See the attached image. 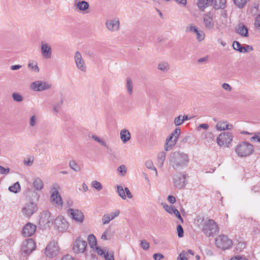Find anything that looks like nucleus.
Listing matches in <instances>:
<instances>
[{
	"label": "nucleus",
	"instance_id": "0e129e2a",
	"mask_svg": "<svg viewBox=\"0 0 260 260\" xmlns=\"http://www.w3.org/2000/svg\"><path fill=\"white\" fill-rule=\"evenodd\" d=\"M106 260H114V256L112 254H109L108 252L104 256Z\"/></svg>",
	"mask_w": 260,
	"mask_h": 260
},
{
	"label": "nucleus",
	"instance_id": "aec40b11",
	"mask_svg": "<svg viewBox=\"0 0 260 260\" xmlns=\"http://www.w3.org/2000/svg\"><path fill=\"white\" fill-rule=\"evenodd\" d=\"M86 247V241L78 238L75 242L73 249L76 252L83 253L85 251Z\"/></svg>",
	"mask_w": 260,
	"mask_h": 260
},
{
	"label": "nucleus",
	"instance_id": "774afa93",
	"mask_svg": "<svg viewBox=\"0 0 260 260\" xmlns=\"http://www.w3.org/2000/svg\"><path fill=\"white\" fill-rule=\"evenodd\" d=\"M254 24L255 26H260V15L256 17Z\"/></svg>",
	"mask_w": 260,
	"mask_h": 260
},
{
	"label": "nucleus",
	"instance_id": "4d7b16f0",
	"mask_svg": "<svg viewBox=\"0 0 260 260\" xmlns=\"http://www.w3.org/2000/svg\"><path fill=\"white\" fill-rule=\"evenodd\" d=\"M251 142H259L260 143V134H255L250 139Z\"/></svg>",
	"mask_w": 260,
	"mask_h": 260
},
{
	"label": "nucleus",
	"instance_id": "412c9836",
	"mask_svg": "<svg viewBox=\"0 0 260 260\" xmlns=\"http://www.w3.org/2000/svg\"><path fill=\"white\" fill-rule=\"evenodd\" d=\"M120 214V211L118 209L115 210L113 212L105 214L102 217V223L103 224H108Z\"/></svg>",
	"mask_w": 260,
	"mask_h": 260
},
{
	"label": "nucleus",
	"instance_id": "4be33fe9",
	"mask_svg": "<svg viewBox=\"0 0 260 260\" xmlns=\"http://www.w3.org/2000/svg\"><path fill=\"white\" fill-rule=\"evenodd\" d=\"M178 140V136L171 134L166 139V145L165 147V150L169 151L171 150L176 143Z\"/></svg>",
	"mask_w": 260,
	"mask_h": 260
},
{
	"label": "nucleus",
	"instance_id": "7ed1b4c3",
	"mask_svg": "<svg viewBox=\"0 0 260 260\" xmlns=\"http://www.w3.org/2000/svg\"><path fill=\"white\" fill-rule=\"evenodd\" d=\"M235 150L239 157H244L252 154L254 147L251 144L247 142H242L236 146Z\"/></svg>",
	"mask_w": 260,
	"mask_h": 260
},
{
	"label": "nucleus",
	"instance_id": "49530a36",
	"mask_svg": "<svg viewBox=\"0 0 260 260\" xmlns=\"http://www.w3.org/2000/svg\"><path fill=\"white\" fill-rule=\"evenodd\" d=\"M196 34L197 35V39L199 42L203 41L205 39V34L203 31L198 30V32Z\"/></svg>",
	"mask_w": 260,
	"mask_h": 260
},
{
	"label": "nucleus",
	"instance_id": "09e8293b",
	"mask_svg": "<svg viewBox=\"0 0 260 260\" xmlns=\"http://www.w3.org/2000/svg\"><path fill=\"white\" fill-rule=\"evenodd\" d=\"M140 246L143 249L146 250L149 249L150 244L146 240H142L141 241Z\"/></svg>",
	"mask_w": 260,
	"mask_h": 260
},
{
	"label": "nucleus",
	"instance_id": "864d4df0",
	"mask_svg": "<svg viewBox=\"0 0 260 260\" xmlns=\"http://www.w3.org/2000/svg\"><path fill=\"white\" fill-rule=\"evenodd\" d=\"M178 236L179 238H182L184 236L183 229L180 224L178 225L177 227Z\"/></svg>",
	"mask_w": 260,
	"mask_h": 260
},
{
	"label": "nucleus",
	"instance_id": "13d9d810",
	"mask_svg": "<svg viewBox=\"0 0 260 260\" xmlns=\"http://www.w3.org/2000/svg\"><path fill=\"white\" fill-rule=\"evenodd\" d=\"M205 138L208 143L210 142L213 139V135L211 133H207L205 135Z\"/></svg>",
	"mask_w": 260,
	"mask_h": 260
},
{
	"label": "nucleus",
	"instance_id": "de8ad7c7",
	"mask_svg": "<svg viewBox=\"0 0 260 260\" xmlns=\"http://www.w3.org/2000/svg\"><path fill=\"white\" fill-rule=\"evenodd\" d=\"M117 171L121 176H123L125 175L127 170L126 167L122 165L118 168Z\"/></svg>",
	"mask_w": 260,
	"mask_h": 260
},
{
	"label": "nucleus",
	"instance_id": "c756f323",
	"mask_svg": "<svg viewBox=\"0 0 260 260\" xmlns=\"http://www.w3.org/2000/svg\"><path fill=\"white\" fill-rule=\"evenodd\" d=\"M233 47L235 50L238 51L239 52L245 53L244 47L242 46L239 42L234 41L233 43Z\"/></svg>",
	"mask_w": 260,
	"mask_h": 260
},
{
	"label": "nucleus",
	"instance_id": "69168bd1",
	"mask_svg": "<svg viewBox=\"0 0 260 260\" xmlns=\"http://www.w3.org/2000/svg\"><path fill=\"white\" fill-rule=\"evenodd\" d=\"M222 88H223L224 90H225L226 91H231L232 90L231 87L228 83H223L222 84Z\"/></svg>",
	"mask_w": 260,
	"mask_h": 260
},
{
	"label": "nucleus",
	"instance_id": "7c9ffc66",
	"mask_svg": "<svg viewBox=\"0 0 260 260\" xmlns=\"http://www.w3.org/2000/svg\"><path fill=\"white\" fill-rule=\"evenodd\" d=\"M88 241L91 248H93L96 246V239L93 234L88 236Z\"/></svg>",
	"mask_w": 260,
	"mask_h": 260
},
{
	"label": "nucleus",
	"instance_id": "0eeeda50",
	"mask_svg": "<svg viewBox=\"0 0 260 260\" xmlns=\"http://www.w3.org/2000/svg\"><path fill=\"white\" fill-rule=\"evenodd\" d=\"M173 182L176 187L179 189L183 188L187 184L186 175L185 173H176L173 178Z\"/></svg>",
	"mask_w": 260,
	"mask_h": 260
},
{
	"label": "nucleus",
	"instance_id": "58836bf2",
	"mask_svg": "<svg viewBox=\"0 0 260 260\" xmlns=\"http://www.w3.org/2000/svg\"><path fill=\"white\" fill-rule=\"evenodd\" d=\"M69 166L71 168L74 170L76 172L80 171V167L77 165L74 160H72L69 163Z\"/></svg>",
	"mask_w": 260,
	"mask_h": 260
},
{
	"label": "nucleus",
	"instance_id": "c03bdc74",
	"mask_svg": "<svg viewBox=\"0 0 260 260\" xmlns=\"http://www.w3.org/2000/svg\"><path fill=\"white\" fill-rule=\"evenodd\" d=\"M126 88L128 93L131 94L133 92V83L130 79H127Z\"/></svg>",
	"mask_w": 260,
	"mask_h": 260
},
{
	"label": "nucleus",
	"instance_id": "f8f14e48",
	"mask_svg": "<svg viewBox=\"0 0 260 260\" xmlns=\"http://www.w3.org/2000/svg\"><path fill=\"white\" fill-rule=\"evenodd\" d=\"M67 212L71 218L77 222L82 223L84 219L83 213L78 209L69 208Z\"/></svg>",
	"mask_w": 260,
	"mask_h": 260
},
{
	"label": "nucleus",
	"instance_id": "37998d69",
	"mask_svg": "<svg viewBox=\"0 0 260 260\" xmlns=\"http://www.w3.org/2000/svg\"><path fill=\"white\" fill-rule=\"evenodd\" d=\"M162 205H163L164 208L167 212L171 214H173L175 207L172 206H169L166 203L162 204Z\"/></svg>",
	"mask_w": 260,
	"mask_h": 260
},
{
	"label": "nucleus",
	"instance_id": "e433bc0d",
	"mask_svg": "<svg viewBox=\"0 0 260 260\" xmlns=\"http://www.w3.org/2000/svg\"><path fill=\"white\" fill-rule=\"evenodd\" d=\"M117 192L119 194V196L123 200L126 199V196L125 194L124 190L123 189V188L121 186L118 185L117 186Z\"/></svg>",
	"mask_w": 260,
	"mask_h": 260
},
{
	"label": "nucleus",
	"instance_id": "473e14b6",
	"mask_svg": "<svg viewBox=\"0 0 260 260\" xmlns=\"http://www.w3.org/2000/svg\"><path fill=\"white\" fill-rule=\"evenodd\" d=\"M166 158V153L161 152L158 153L157 156V162L158 165L161 167L164 165V161Z\"/></svg>",
	"mask_w": 260,
	"mask_h": 260
},
{
	"label": "nucleus",
	"instance_id": "f03ea898",
	"mask_svg": "<svg viewBox=\"0 0 260 260\" xmlns=\"http://www.w3.org/2000/svg\"><path fill=\"white\" fill-rule=\"evenodd\" d=\"M202 232L208 237H214L219 232V228L213 219H207L201 224Z\"/></svg>",
	"mask_w": 260,
	"mask_h": 260
},
{
	"label": "nucleus",
	"instance_id": "79ce46f5",
	"mask_svg": "<svg viewBox=\"0 0 260 260\" xmlns=\"http://www.w3.org/2000/svg\"><path fill=\"white\" fill-rule=\"evenodd\" d=\"M198 29L197 27L193 25V24H190L188 26H187L186 28V32H193L194 33H196L198 32Z\"/></svg>",
	"mask_w": 260,
	"mask_h": 260
},
{
	"label": "nucleus",
	"instance_id": "2f4dec72",
	"mask_svg": "<svg viewBox=\"0 0 260 260\" xmlns=\"http://www.w3.org/2000/svg\"><path fill=\"white\" fill-rule=\"evenodd\" d=\"M20 185L18 182H16L13 185L10 186L9 187V190L11 192H13L14 193H17L20 191Z\"/></svg>",
	"mask_w": 260,
	"mask_h": 260
},
{
	"label": "nucleus",
	"instance_id": "8fccbe9b",
	"mask_svg": "<svg viewBox=\"0 0 260 260\" xmlns=\"http://www.w3.org/2000/svg\"><path fill=\"white\" fill-rule=\"evenodd\" d=\"M12 97L14 101L16 102H20L23 100L22 95L17 92L13 93L12 94Z\"/></svg>",
	"mask_w": 260,
	"mask_h": 260
},
{
	"label": "nucleus",
	"instance_id": "20e7f679",
	"mask_svg": "<svg viewBox=\"0 0 260 260\" xmlns=\"http://www.w3.org/2000/svg\"><path fill=\"white\" fill-rule=\"evenodd\" d=\"M215 244L217 248L225 250L231 248L233 242L227 236L221 234L215 239Z\"/></svg>",
	"mask_w": 260,
	"mask_h": 260
},
{
	"label": "nucleus",
	"instance_id": "bb28decb",
	"mask_svg": "<svg viewBox=\"0 0 260 260\" xmlns=\"http://www.w3.org/2000/svg\"><path fill=\"white\" fill-rule=\"evenodd\" d=\"M34 187L37 190H41L44 187L42 180L39 177H36L33 181Z\"/></svg>",
	"mask_w": 260,
	"mask_h": 260
},
{
	"label": "nucleus",
	"instance_id": "6e6552de",
	"mask_svg": "<svg viewBox=\"0 0 260 260\" xmlns=\"http://www.w3.org/2000/svg\"><path fill=\"white\" fill-rule=\"evenodd\" d=\"M36 248V243L34 240L28 238L24 240L22 245L21 251L24 256L30 254Z\"/></svg>",
	"mask_w": 260,
	"mask_h": 260
},
{
	"label": "nucleus",
	"instance_id": "f704fd0d",
	"mask_svg": "<svg viewBox=\"0 0 260 260\" xmlns=\"http://www.w3.org/2000/svg\"><path fill=\"white\" fill-rule=\"evenodd\" d=\"M158 69L161 71L166 72L169 70L170 67L167 62H162L158 64Z\"/></svg>",
	"mask_w": 260,
	"mask_h": 260
},
{
	"label": "nucleus",
	"instance_id": "f3484780",
	"mask_svg": "<svg viewBox=\"0 0 260 260\" xmlns=\"http://www.w3.org/2000/svg\"><path fill=\"white\" fill-rule=\"evenodd\" d=\"M55 224L57 229L60 232H64L69 228V223L62 216H59L56 218Z\"/></svg>",
	"mask_w": 260,
	"mask_h": 260
},
{
	"label": "nucleus",
	"instance_id": "dca6fc26",
	"mask_svg": "<svg viewBox=\"0 0 260 260\" xmlns=\"http://www.w3.org/2000/svg\"><path fill=\"white\" fill-rule=\"evenodd\" d=\"M51 87V85L45 81H37L31 84L30 88L34 91H43Z\"/></svg>",
	"mask_w": 260,
	"mask_h": 260
},
{
	"label": "nucleus",
	"instance_id": "a18cd8bd",
	"mask_svg": "<svg viewBox=\"0 0 260 260\" xmlns=\"http://www.w3.org/2000/svg\"><path fill=\"white\" fill-rule=\"evenodd\" d=\"M92 138L95 141L98 142L99 143H100L102 146L105 147H108V146L106 144V143L105 142H104L103 141V139L100 138L99 137H98V136H95V135H92L91 136Z\"/></svg>",
	"mask_w": 260,
	"mask_h": 260
},
{
	"label": "nucleus",
	"instance_id": "6e6d98bb",
	"mask_svg": "<svg viewBox=\"0 0 260 260\" xmlns=\"http://www.w3.org/2000/svg\"><path fill=\"white\" fill-rule=\"evenodd\" d=\"M231 260H249L244 255H237L231 258Z\"/></svg>",
	"mask_w": 260,
	"mask_h": 260
},
{
	"label": "nucleus",
	"instance_id": "423d86ee",
	"mask_svg": "<svg viewBox=\"0 0 260 260\" xmlns=\"http://www.w3.org/2000/svg\"><path fill=\"white\" fill-rule=\"evenodd\" d=\"M216 11L212 9L211 11L204 14L203 16V23L205 27L208 29H211L214 26V19L216 17Z\"/></svg>",
	"mask_w": 260,
	"mask_h": 260
},
{
	"label": "nucleus",
	"instance_id": "9b49d317",
	"mask_svg": "<svg viewBox=\"0 0 260 260\" xmlns=\"http://www.w3.org/2000/svg\"><path fill=\"white\" fill-rule=\"evenodd\" d=\"M233 138L231 133H222L217 137V143L220 146H229L233 141Z\"/></svg>",
	"mask_w": 260,
	"mask_h": 260
},
{
	"label": "nucleus",
	"instance_id": "ea45409f",
	"mask_svg": "<svg viewBox=\"0 0 260 260\" xmlns=\"http://www.w3.org/2000/svg\"><path fill=\"white\" fill-rule=\"evenodd\" d=\"M145 166H146V167L148 169H151V170H154V171L155 172L156 175H157V172L156 169V168L153 166V162H152L151 160H147V161L145 162Z\"/></svg>",
	"mask_w": 260,
	"mask_h": 260
},
{
	"label": "nucleus",
	"instance_id": "c9c22d12",
	"mask_svg": "<svg viewBox=\"0 0 260 260\" xmlns=\"http://www.w3.org/2000/svg\"><path fill=\"white\" fill-rule=\"evenodd\" d=\"M63 104V101L61 100L59 102L55 104L53 106V111L54 112L55 114H56L58 113H59L61 111V106Z\"/></svg>",
	"mask_w": 260,
	"mask_h": 260
},
{
	"label": "nucleus",
	"instance_id": "9d476101",
	"mask_svg": "<svg viewBox=\"0 0 260 260\" xmlns=\"http://www.w3.org/2000/svg\"><path fill=\"white\" fill-rule=\"evenodd\" d=\"M38 210V206L34 202L29 201L25 204L22 208L23 215L26 217H30Z\"/></svg>",
	"mask_w": 260,
	"mask_h": 260
},
{
	"label": "nucleus",
	"instance_id": "5701e85b",
	"mask_svg": "<svg viewBox=\"0 0 260 260\" xmlns=\"http://www.w3.org/2000/svg\"><path fill=\"white\" fill-rule=\"evenodd\" d=\"M216 129L218 131H223L225 130H231L233 128V125L229 123L227 121H219L215 126Z\"/></svg>",
	"mask_w": 260,
	"mask_h": 260
},
{
	"label": "nucleus",
	"instance_id": "5fc2aeb1",
	"mask_svg": "<svg viewBox=\"0 0 260 260\" xmlns=\"http://www.w3.org/2000/svg\"><path fill=\"white\" fill-rule=\"evenodd\" d=\"M187 256V252L185 251H182L179 255L177 260H187L186 256Z\"/></svg>",
	"mask_w": 260,
	"mask_h": 260
},
{
	"label": "nucleus",
	"instance_id": "a211bd4d",
	"mask_svg": "<svg viewBox=\"0 0 260 260\" xmlns=\"http://www.w3.org/2000/svg\"><path fill=\"white\" fill-rule=\"evenodd\" d=\"M37 226L30 223H27L22 230V235L25 237H29L32 236L36 232Z\"/></svg>",
	"mask_w": 260,
	"mask_h": 260
},
{
	"label": "nucleus",
	"instance_id": "680f3d73",
	"mask_svg": "<svg viewBox=\"0 0 260 260\" xmlns=\"http://www.w3.org/2000/svg\"><path fill=\"white\" fill-rule=\"evenodd\" d=\"M95 247V248H96L95 251H96V253H97L99 255H101V256H104V255H105V254L106 253H105V252H104V251L102 249H101L100 247H96H96Z\"/></svg>",
	"mask_w": 260,
	"mask_h": 260
},
{
	"label": "nucleus",
	"instance_id": "b1692460",
	"mask_svg": "<svg viewBox=\"0 0 260 260\" xmlns=\"http://www.w3.org/2000/svg\"><path fill=\"white\" fill-rule=\"evenodd\" d=\"M120 139L123 143H126L131 138V133L126 129H122L120 132Z\"/></svg>",
	"mask_w": 260,
	"mask_h": 260
},
{
	"label": "nucleus",
	"instance_id": "3c124183",
	"mask_svg": "<svg viewBox=\"0 0 260 260\" xmlns=\"http://www.w3.org/2000/svg\"><path fill=\"white\" fill-rule=\"evenodd\" d=\"M183 122L181 115H179V116L175 117L174 121L176 126L180 125Z\"/></svg>",
	"mask_w": 260,
	"mask_h": 260
},
{
	"label": "nucleus",
	"instance_id": "4c0bfd02",
	"mask_svg": "<svg viewBox=\"0 0 260 260\" xmlns=\"http://www.w3.org/2000/svg\"><path fill=\"white\" fill-rule=\"evenodd\" d=\"M234 4L239 8H243L249 0H233Z\"/></svg>",
	"mask_w": 260,
	"mask_h": 260
},
{
	"label": "nucleus",
	"instance_id": "052dcab7",
	"mask_svg": "<svg viewBox=\"0 0 260 260\" xmlns=\"http://www.w3.org/2000/svg\"><path fill=\"white\" fill-rule=\"evenodd\" d=\"M173 214H174L177 217H178L181 221V222H183V219L179 212V211L176 208H175L174 209V211L173 212Z\"/></svg>",
	"mask_w": 260,
	"mask_h": 260
},
{
	"label": "nucleus",
	"instance_id": "4468645a",
	"mask_svg": "<svg viewBox=\"0 0 260 260\" xmlns=\"http://www.w3.org/2000/svg\"><path fill=\"white\" fill-rule=\"evenodd\" d=\"M107 29L112 32L119 30L120 28V21L119 18H115L108 20L105 22Z\"/></svg>",
	"mask_w": 260,
	"mask_h": 260
},
{
	"label": "nucleus",
	"instance_id": "e2e57ef3",
	"mask_svg": "<svg viewBox=\"0 0 260 260\" xmlns=\"http://www.w3.org/2000/svg\"><path fill=\"white\" fill-rule=\"evenodd\" d=\"M153 258L155 260H160L164 256L161 253H155L153 254Z\"/></svg>",
	"mask_w": 260,
	"mask_h": 260
},
{
	"label": "nucleus",
	"instance_id": "72a5a7b5",
	"mask_svg": "<svg viewBox=\"0 0 260 260\" xmlns=\"http://www.w3.org/2000/svg\"><path fill=\"white\" fill-rule=\"evenodd\" d=\"M39 117L36 115H33L30 116L29 120V124L31 127H35L37 125L38 122Z\"/></svg>",
	"mask_w": 260,
	"mask_h": 260
},
{
	"label": "nucleus",
	"instance_id": "a19ab883",
	"mask_svg": "<svg viewBox=\"0 0 260 260\" xmlns=\"http://www.w3.org/2000/svg\"><path fill=\"white\" fill-rule=\"evenodd\" d=\"M91 186L92 187L97 189L98 190H101L103 188L102 184L96 180L93 181L91 183Z\"/></svg>",
	"mask_w": 260,
	"mask_h": 260
},
{
	"label": "nucleus",
	"instance_id": "393cba45",
	"mask_svg": "<svg viewBox=\"0 0 260 260\" xmlns=\"http://www.w3.org/2000/svg\"><path fill=\"white\" fill-rule=\"evenodd\" d=\"M237 32L243 37H248V29L243 24H239L237 28Z\"/></svg>",
	"mask_w": 260,
	"mask_h": 260
},
{
	"label": "nucleus",
	"instance_id": "f257e3e1",
	"mask_svg": "<svg viewBox=\"0 0 260 260\" xmlns=\"http://www.w3.org/2000/svg\"><path fill=\"white\" fill-rule=\"evenodd\" d=\"M169 159L170 165L176 170L187 167L189 162L188 155L179 151L172 152Z\"/></svg>",
	"mask_w": 260,
	"mask_h": 260
},
{
	"label": "nucleus",
	"instance_id": "c85d7f7f",
	"mask_svg": "<svg viewBox=\"0 0 260 260\" xmlns=\"http://www.w3.org/2000/svg\"><path fill=\"white\" fill-rule=\"evenodd\" d=\"M76 7L80 11H85L89 8V4L86 1H80L76 4Z\"/></svg>",
	"mask_w": 260,
	"mask_h": 260
},
{
	"label": "nucleus",
	"instance_id": "39448f33",
	"mask_svg": "<svg viewBox=\"0 0 260 260\" xmlns=\"http://www.w3.org/2000/svg\"><path fill=\"white\" fill-rule=\"evenodd\" d=\"M59 188V187L57 184H55L53 185L51 190L50 201L52 203L55 204L56 207L60 208L62 207L63 202L58 192Z\"/></svg>",
	"mask_w": 260,
	"mask_h": 260
},
{
	"label": "nucleus",
	"instance_id": "ddd939ff",
	"mask_svg": "<svg viewBox=\"0 0 260 260\" xmlns=\"http://www.w3.org/2000/svg\"><path fill=\"white\" fill-rule=\"evenodd\" d=\"M74 60L77 69L81 72H85L86 71L85 61L80 52L76 51L75 52L74 55Z\"/></svg>",
	"mask_w": 260,
	"mask_h": 260
},
{
	"label": "nucleus",
	"instance_id": "2eb2a0df",
	"mask_svg": "<svg viewBox=\"0 0 260 260\" xmlns=\"http://www.w3.org/2000/svg\"><path fill=\"white\" fill-rule=\"evenodd\" d=\"M41 52L45 59H50L52 57V50L50 44L45 42H41Z\"/></svg>",
	"mask_w": 260,
	"mask_h": 260
},
{
	"label": "nucleus",
	"instance_id": "603ef678",
	"mask_svg": "<svg viewBox=\"0 0 260 260\" xmlns=\"http://www.w3.org/2000/svg\"><path fill=\"white\" fill-rule=\"evenodd\" d=\"M28 67L31 70L34 71L38 73L39 72V68L38 67L37 63H34L33 62H29L28 64Z\"/></svg>",
	"mask_w": 260,
	"mask_h": 260
},
{
	"label": "nucleus",
	"instance_id": "1a4fd4ad",
	"mask_svg": "<svg viewBox=\"0 0 260 260\" xmlns=\"http://www.w3.org/2000/svg\"><path fill=\"white\" fill-rule=\"evenodd\" d=\"M58 244L55 241H51L45 249V253L48 257H53L59 252Z\"/></svg>",
	"mask_w": 260,
	"mask_h": 260
},
{
	"label": "nucleus",
	"instance_id": "338daca9",
	"mask_svg": "<svg viewBox=\"0 0 260 260\" xmlns=\"http://www.w3.org/2000/svg\"><path fill=\"white\" fill-rule=\"evenodd\" d=\"M167 199L171 204H174L176 201L175 198L172 195L169 196Z\"/></svg>",
	"mask_w": 260,
	"mask_h": 260
},
{
	"label": "nucleus",
	"instance_id": "6ab92c4d",
	"mask_svg": "<svg viewBox=\"0 0 260 260\" xmlns=\"http://www.w3.org/2000/svg\"><path fill=\"white\" fill-rule=\"evenodd\" d=\"M50 215L51 213L47 211L42 212L40 215V223L43 224L45 226H49L53 222V219Z\"/></svg>",
	"mask_w": 260,
	"mask_h": 260
},
{
	"label": "nucleus",
	"instance_id": "a878e982",
	"mask_svg": "<svg viewBox=\"0 0 260 260\" xmlns=\"http://www.w3.org/2000/svg\"><path fill=\"white\" fill-rule=\"evenodd\" d=\"M215 9H223L225 7L226 0H211Z\"/></svg>",
	"mask_w": 260,
	"mask_h": 260
},
{
	"label": "nucleus",
	"instance_id": "cd10ccee",
	"mask_svg": "<svg viewBox=\"0 0 260 260\" xmlns=\"http://www.w3.org/2000/svg\"><path fill=\"white\" fill-rule=\"evenodd\" d=\"M199 8L204 11L209 6L212 5L211 0H198L197 3Z\"/></svg>",
	"mask_w": 260,
	"mask_h": 260
},
{
	"label": "nucleus",
	"instance_id": "bf43d9fd",
	"mask_svg": "<svg viewBox=\"0 0 260 260\" xmlns=\"http://www.w3.org/2000/svg\"><path fill=\"white\" fill-rule=\"evenodd\" d=\"M10 172L9 168H5L4 167L0 166V173L2 174H7Z\"/></svg>",
	"mask_w": 260,
	"mask_h": 260
}]
</instances>
